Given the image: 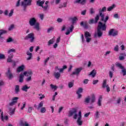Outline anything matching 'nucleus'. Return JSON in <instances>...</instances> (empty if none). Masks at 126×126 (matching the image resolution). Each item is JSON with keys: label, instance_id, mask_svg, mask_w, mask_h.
<instances>
[{"label": "nucleus", "instance_id": "46", "mask_svg": "<svg viewBox=\"0 0 126 126\" xmlns=\"http://www.w3.org/2000/svg\"><path fill=\"white\" fill-rule=\"evenodd\" d=\"M7 43H11V42H13V39L11 37H9L8 39L6 40Z\"/></svg>", "mask_w": 126, "mask_h": 126}, {"label": "nucleus", "instance_id": "11", "mask_svg": "<svg viewBox=\"0 0 126 126\" xmlns=\"http://www.w3.org/2000/svg\"><path fill=\"white\" fill-rule=\"evenodd\" d=\"M25 76L28 77L27 79H32V75H33V72L32 70L26 71L24 72Z\"/></svg>", "mask_w": 126, "mask_h": 126}, {"label": "nucleus", "instance_id": "37", "mask_svg": "<svg viewBox=\"0 0 126 126\" xmlns=\"http://www.w3.org/2000/svg\"><path fill=\"white\" fill-rule=\"evenodd\" d=\"M90 14L91 15H93V14H95V10L93 7H92L90 9Z\"/></svg>", "mask_w": 126, "mask_h": 126}, {"label": "nucleus", "instance_id": "27", "mask_svg": "<svg viewBox=\"0 0 126 126\" xmlns=\"http://www.w3.org/2000/svg\"><path fill=\"white\" fill-rule=\"evenodd\" d=\"M107 86H109V85L108 84V82H107V80H104L103 81L102 87L103 88H106Z\"/></svg>", "mask_w": 126, "mask_h": 126}, {"label": "nucleus", "instance_id": "26", "mask_svg": "<svg viewBox=\"0 0 126 126\" xmlns=\"http://www.w3.org/2000/svg\"><path fill=\"white\" fill-rule=\"evenodd\" d=\"M121 102H122V97H119L117 100H115V105H120Z\"/></svg>", "mask_w": 126, "mask_h": 126}, {"label": "nucleus", "instance_id": "2", "mask_svg": "<svg viewBox=\"0 0 126 126\" xmlns=\"http://www.w3.org/2000/svg\"><path fill=\"white\" fill-rule=\"evenodd\" d=\"M68 116V117H72V116H73V119H74V120H76L77 119V124L78 126H82L83 121H82V115H81V111L80 110L78 112V114L77 115V108H72V110L69 112V114Z\"/></svg>", "mask_w": 126, "mask_h": 126}, {"label": "nucleus", "instance_id": "36", "mask_svg": "<svg viewBox=\"0 0 126 126\" xmlns=\"http://www.w3.org/2000/svg\"><path fill=\"white\" fill-rule=\"evenodd\" d=\"M54 75L55 78H56L57 79H58V78H60V77H61V73H60L59 72H55L54 73Z\"/></svg>", "mask_w": 126, "mask_h": 126}, {"label": "nucleus", "instance_id": "34", "mask_svg": "<svg viewBox=\"0 0 126 126\" xmlns=\"http://www.w3.org/2000/svg\"><path fill=\"white\" fill-rule=\"evenodd\" d=\"M29 88H30V87L27 86V85H25L22 87V90L23 91H25V92H27V90L29 89Z\"/></svg>", "mask_w": 126, "mask_h": 126}, {"label": "nucleus", "instance_id": "51", "mask_svg": "<svg viewBox=\"0 0 126 126\" xmlns=\"http://www.w3.org/2000/svg\"><path fill=\"white\" fill-rule=\"evenodd\" d=\"M114 50L115 52H119V45H116L114 47Z\"/></svg>", "mask_w": 126, "mask_h": 126}, {"label": "nucleus", "instance_id": "8", "mask_svg": "<svg viewBox=\"0 0 126 126\" xmlns=\"http://www.w3.org/2000/svg\"><path fill=\"white\" fill-rule=\"evenodd\" d=\"M116 66L117 67H119L121 69H122V72L123 73V76H125L126 75V68L121 63H116Z\"/></svg>", "mask_w": 126, "mask_h": 126}, {"label": "nucleus", "instance_id": "40", "mask_svg": "<svg viewBox=\"0 0 126 126\" xmlns=\"http://www.w3.org/2000/svg\"><path fill=\"white\" fill-rule=\"evenodd\" d=\"M85 38H88L89 37H91V34L89 32H85Z\"/></svg>", "mask_w": 126, "mask_h": 126}, {"label": "nucleus", "instance_id": "45", "mask_svg": "<svg viewBox=\"0 0 126 126\" xmlns=\"http://www.w3.org/2000/svg\"><path fill=\"white\" fill-rule=\"evenodd\" d=\"M40 112L42 114L46 113V107H42L40 109Z\"/></svg>", "mask_w": 126, "mask_h": 126}, {"label": "nucleus", "instance_id": "25", "mask_svg": "<svg viewBox=\"0 0 126 126\" xmlns=\"http://www.w3.org/2000/svg\"><path fill=\"white\" fill-rule=\"evenodd\" d=\"M45 3V0H43L42 1H41V0H39L37 1V4L39 5V6H41V7H43V5Z\"/></svg>", "mask_w": 126, "mask_h": 126}, {"label": "nucleus", "instance_id": "64", "mask_svg": "<svg viewBox=\"0 0 126 126\" xmlns=\"http://www.w3.org/2000/svg\"><path fill=\"white\" fill-rule=\"evenodd\" d=\"M120 61H124L125 60V57L124 56H119Z\"/></svg>", "mask_w": 126, "mask_h": 126}, {"label": "nucleus", "instance_id": "5", "mask_svg": "<svg viewBox=\"0 0 126 126\" xmlns=\"http://www.w3.org/2000/svg\"><path fill=\"white\" fill-rule=\"evenodd\" d=\"M106 9V6H104L102 8H100L98 10V15L100 17L101 21H104V19H105V15L103 14V12H105Z\"/></svg>", "mask_w": 126, "mask_h": 126}, {"label": "nucleus", "instance_id": "4", "mask_svg": "<svg viewBox=\"0 0 126 126\" xmlns=\"http://www.w3.org/2000/svg\"><path fill=\"white\" fill-rule=\"evenodd\" d=\"M106 9V6H104L102 8H100L98 10V15L100 17L101 21H104V19H105V15L103 14V12H105Z\"/></svg>", "mask_w": 126, "mask_h": 126}, {"label": "nucleus", "instance_id": "54", "mask_svg": "<svg viewBox=\"0 0 126 126\" xmlns=\"http://www.w3.org/2000/svg\"><path fill=\"white\" fill-rule=\"evenodd\" d=\"M67 5V3L66 2H64L63 3V6H60L59 8H62V7H66Z\"/></svg>", "mask_w": 126, "mask_h": 126}, {"label": "nucleus", "instance_id": "3", "mask_svg": "<svg viewBox=\"0 0 126 126\" xmlns=\"http://www.w3.org/2000/svg\"><path fill=\"white\" fill-rule=\"evenodd\" d=\"M29 23L30 26H33L34 29H36L37 31H40V23L37 22L36 18H31L29 20Z\"/></svg>", "mask_w": 126, "mask_h": 126}, {"label": "nucleus", "instance_id": "52", "mask_svg": "<svg viewBox=\"0 0 126 126\" xmlns=\"http://www.w3.org/2000/svg\"><path fill=\"white\" fill-rule=\"evenodd\" d=\"M14 28V25H11L8 28L9 31H11Z\"/></svg>", "mask_w": 126, "mask_h": 126}, {"label": "nucleus", "instance_id": "63", "mask_svg": "<svg viewBox=\"0 0 126 126\" xmlns=\"http://www.w3.org/2000/svg\"><path fill=\"white\" fill-rule=\"evenodd\" d=\"M57 21L59 23H61L62 22H63V19H61V18H58L57 19Z\"/></svg>", "mask_w": 126, "mask_h": 126}, {"label": "nucleus", "instance_id": "24", "mask_svg": "<svg viewBox=\"0 0 126 126\" xmlns=\"http://www.w3.org/2000/svg\"><path fill=\"white\" fill-rule=\"evenodd\" d=\"M27 56H28L29 57L27 58V61H30V60H31L32 59V53H31L30 52L28 51L26 53Z\"/></svg>", "mask_w": 126, "mask_h": 126}, {"label": "nucleus", "instance_id": "57", "mask_svg": "<svg viewBox=\"0 0 126 126\" xmlns=\"http://www.w3.org/2000/svg\"><path fill=\"white\" fill-rule=\"evenodd\" d=\"M113 74H114V72L112 71H109V76L110 78H112L113 77Z\"/></svg>", "mask_w": 126, "mask_h": 126}, {"label": "nucleus", "instance_id": "1", "mask_svg": "<svg viewBox=\"0 0 126 126\" xmlns=\"http://www.w3.org/2000/svg\"><path fill=\"white\" fill-rule=\"evenodd\" d=\"M109 20V16H106L105 17V19H103L104 24L102 23L101 22H98V25L97 26V32H95L94 34V38H97L98 37V38H101V36H103V32L102 31H106V30L107 29V26H106V23H107V21Z\"/></svg>", "mask_w": 126, "mask_h": 126}, {"label": "nucleus", "instance_id": "29", "mask_svg": "<svg viewBox=\"0 0 126 126\" xmlns=\"http://www.w3.org/2000/svg\"><path fill=\"white\" fill-rule=\"evenodd\" d=\"M91 103H94L96 101V97L94 94H92L91 98H90Z\"/></svg>", "mask_w": 126, "mask_h": 126}, {"label": "nucleus", "instance_id": "42", "mask_svg": "<svg viewBox=\"0 0 126 126\" xmlns=\"http://www.w3.org/2000/svg\"><path fill=\"white\" fill-rule=\"evenodd\" d=\"M100 114H99V111H97L94 114V118L95 119H99Z\"/></svg>", "mask_w": 126, "mask_h": 126}, {"label": "nucleus", "instance_id": "58", "mask_svg": "<svg viewBox=\"0 0 126 126\" xmlns=\"http://www.w3.org/2000/svg\"><path fill=\"white\" fill-rule=\"evenodd\" d=\"M87 12V10H84L83 11H82V12H81L82 15H86Z\"/></svg>", "mask_w": 126, "mask_h": 126}, {"label": "nucleus", "instance_id": "16", "mask_svg": "<svg viewBox=\"0 0 126 126\" xmlns=\"http://www.w3.org/2000/svg\"><path fill=\"white\" fill-rule=\"evenodd\" d=\"M20 126H29V124L27 123V121L24 120H21L19 122Z\"/></svg>", "mask_w": 126, "mask_h": 126}, {"label": "nucleus", "instance_id": "56", "mask_svg": "<svg viewBox=\"0 0 126 126\" xmlns=\"http://www.w3.org/2000/svg\"><path fill=\"white\" fill-rule=\"evenodd\" d=\"M52 30H54V27H53L49 28L47 30V33H50V32H51V31H52Z\"/></svg>", "mask_w": 126, "mask_h": 126}, {"label": "nucleus", "instance_id": "35", "mask_svg": "<svg viewBox=\"0 0 126 126\" xmlns=\"http://www.w3.org/2000/svg\"><path fill=\"white\" fill-rule=\"evenodd\" d=\"M73 85H74V81L69 82L68 84V86L69 88H71L72 87H73Z\"/></svg>", "mask_w": 126, "mask_h": 126}, {"label": "nucleus", "instance_id": "43", "mask_svg": "<svg viewBox=\"0 0 126 126\" xmlns=\"http://www.w3.org/2000/svg\"><path fill=\"white\" fill-rule=\"evenodd\" d=\"M50 87L51 89H54V90H56L57 89H58V86H55L53 84L50 85Z\"/></svg>", "mask_w": 126, "mask_h": 126}, {"label": "nucleus", "instance_id": "14", "mask_svg": "<svg viewBox=\"0 0 126 126\" xmlns=\"http://www.w3.org/2000/svg\"><path fill=\"white\" fill-rule=\"evenodd\" d=\"M31 2H32V0H24L21 3V5H31Z\"/></svg>", "mask_w": 126, "mask_h": 126}, {"label": "nucleus", "instance_id": "17", "mask_svg": "<svg viewBox=\"0 0 126 126\" xmlns=\"http://www.w3.org/2000/svg\"><path fill=\"white\" fill-rule=\"evenodd\" d=\"M80 26H83L85 29L88 28V22L86 21L85 22L82 21L80 24Z\"/></svg>", "mask_w": 126, "mask_h": 126}, {"label": "nucleus", "instance_id": "13", "mask_svg": "<svg viewBox=\"0 0 126 126\" xmlns=\"http://www.w3.org/2000/svg\"><path fill=\"white\" fill-rule=\"evenodd\" d=\"M6 75L9 79L13 78V74H12V72H11V70H10V68H8L7 71L6 72Z\"/></svg>", "mask_w": 126, "mask_h": 126}, {"label": "nucleus", "instance_id": "6", "mask_svg": "<svg viewBox=\"0 0 126 126\" xmlns=\"http://www.w3.org/2000/svg\"><path fill=\"white\" fill-rule=\"evenodd\" d=\"M106 9V6H104L102 8H100L98 10V15L100 17L101 21H104V19H105V15L103 14V12H105Z\"/></svg>", "mask_w": 126, "mask_h": 126}, {"label": "nucleus", "instance_id": "61", "mask_svg": "<svg viewBox=\"0 0 126 126\" xmlns=\"http://www.w3.org/2000/svg\"><path fill=\"white\" fill-rule=\"evenodd\" d=\"M25 106H26V102H24L23 104V106L21 108V110H23V109L25 108Z\"/></svg>", "mask_w": 126, "mask_h": 126}, {"label": "nucleus", "instance_id": "55", "mask_svg": "<svg viewBox=\"0 0 126 126\" xmlns=\"http://www.w3.org/2000/svg\"><path fill=\"white\" fill-rule=\"evenodd\" d=\"M24 76H25V75H24V72L23 74H21L20 75V79H23L24 78Z\"/></svg>", "mask_w": 126, "mask_h": 126}, {"label": "nucleus", "instance_id": "18", "mask_svg": "<svg viewBox=\"0 0 126 126\" xmlns=\"http://www.w3.org/2000/svg\"><path fill=\"white\" fill-rule=\"evenodd\" d=\"M74 3L75 4H76V3H80V4L84 5V4L86 3V0H76L74 2Z\"/></svg>", "mask_w": 126, "mask_h": 126}, {"label": "nucleus", "instance_id": "49", "mask_svg": "<svg viewBox=\"0 0 126 126\" xmlns=\"http://www.w3.org/2000/svg\"><path fill=\"white\" fill-rule=\"evenodd\" d=\"M90 97H87L85 99V102H86V103H87L88 104L89 103V102H90Z\"/></svg>", "mask_w": 126, "mask_h": 126}, {"label": "nucleus", "instance_id": "19", "mask_svg": "<svg viewBox=\"0 0 126 126\" xmlns=\"http://www.w3.org/2000/svg\"><path fill=\"white\" fill-rule=\"evenodd\" d=\"M12 59H13V54L11 53L8 55L7 59V63H12Z\"/></svg>", "mask_w": 126, "mask_h": 126}, {"label": "nucleus", "instance_id": "47", "mask_svg": "<svg viewBox=\"0 0 126 126\" xmlns=\"http://www.w3.org/2000/svg\"><path fill=\"white\" fill-rule=\"evenodd\" d=\"M5 59V56H4V55L0 53V60H3Z\"/></svg>", "mask_w": 126, "mask_h": 126}, {"label": "nucleus", "instance_id": "53", "mask_svg": "<svg viewBox=\"0 0 126 126\" xmlns=\"http://www.w3.org/2000/svg\"><path fill=\"white\" fill-rule=\"evenodd\" d=\"M98 82H99V80H94L93 81V84H94V85H95L97 84L98 83Z\"/></svg>", "mask_w": 126, "mask_h": 126}, {"label": "nucleus", "instance_id": "28", "mask_svg": "<svg viewBox=\"0 0 126 126\" xmlns=\"http://www.w3.org/2000/svg\"><path fill=\"white\" fill-rule=\"evenodd\" d=\"M7 33V31L3 30H0V39H2V37L1 35H3V34H6Z\"/></svg>", "mask_w": 126, "mask_h": 126}, {"label": "nucleus", "instance_id": "44", "mask_svg": "<svg viewBox=\"0 0 126 126\" xmlns=\"http://www.w3.org/2000/svg\"><path fill=\"white\" fill-rule=\"evenodd\" d=\"M16 51L15 49L12 48L8 51V54H10L11 53H15Z\"/></svg>", "mask_w": 126, "mask_h": 126}, {"label": "nucleus", "instance_id": "48", "mask_svg": "<svg viewBox=\"0 0 126 126\" xmlns=\"http://www.w3.org/2000/svg\"><path fill=\"white\" fill-rule=\"evenodd\" d=\"M32 110H33V107H29L28 109V113L31 114V113L32 112Z\"/></svg>", "mask_w": 126, "mask_h": 126}, {"label": "nucleus", "instance_id": "12", "mask_svg": "<svg viewBox=\"0 0 126 126\" xmlns=\"http://www.w3.org/2000/svg\"><path fill=\"white\" fill-rule=\"evenodd\" d=\"M82 69H83L82 67L76 68L75 71L70 74V76H73V75H79Z\"/></svg>", "mask_w": 126, "mask_h": 126}, {"label": "nucleus", "instance_id": "60", "mask_svg": "<svg viewBox=\"0 0 126 126\" xmlns=\"http://www.w3.org/2000/svg\"><path fill=\"white\" fill-rule=\"evenodd\" d=\"M13 14V10H11L10 12L9 13V17H10L12 16V15Z\"/></svg>", "mask_w": 126, "mask_h": 126}, {"label": "nucleus", "instance_id": "15", "mask_svg": "<svg viewBox=\"0 0 126 126\" xmlns=\"http://www.w3.org/2000/svg\"><path fill=\"white\" fill-rule=\"evenodd\" d=\"M82 92H83V89L82 88H79L76 92V94H78V99H80V98H81L82 95L80 94L82 93Z\"/></svg>", "mask_w": 126, "mask_h": 126}, {"label": "nucleus", "instance_id": "7", "mask_svg": "<svg viewBox=\"0 0 126 126\" xmlns=\"http://www.w3.org/2000/svg\"><path fill=\"white\" fill-rule=\"evenodd\" d=\"M29 39H30V42L31 43H33L35 40V34L33 32H31L25 37V40H28Z\"/></svg>", "mask_w": 126, "mask_h": 126}, {"label": "nucleus", "instance_id": "50", "mask_svg": "<svg viewBox=\"0 0 126 126\" xmlns=\"http://www.w3.org/2000/svg\"><path fill=\"white\" fill-rule=\"evenodd\" d=\"M50 60V57L47 58L44 62V65H47V63H48V61Z\"/></svg>", "mask_w": 126, "mask_h": 126}, {"label": "nucleus", "instance_id": "32", "mask_svg": "<svg viewBox=\"0 0 126 126\" xmlns=\"http://www.w3.org/2000/svg\"><path fill=\"white\" fill-rule=\"evenodd\" d=\"M71 20H72V25H73V24H75V23H76V21L78 20L77 17H74L73 18H71Z\"/></svg>", "mask_w": 126, "mask_h": 126}, {"label": "nucleus", "instance_id": "20", "mask_svg": "<svg viewBox=\"0 0 126 126\" xmlns=\"http://www.w3.org/2000/svg\"><path fill=\"white\" fill-rule=\"evenodd\" d=\"M24 68H25V65L22 64L17 68V72H21V71H23Z\"/></svg>", "mask_w": 126, "mask_h": 126}, {"label": "nucleus", "instance_id": "39", "mask_svg": "<svg viewBox=\"0 0 126 126\" xmlns=\"http://www.w3.org/2000/svg\"><path fill=\"white\" fill-rule=\"evenodd\" d=\"M115 6H116V5L115 4H113L111 6L107 8V11H111L114 9Z\"/></svg>", "mask_w": 126, "mask_h": 126}, {"label": "nucleus", "instance_id": "9", "mask_svg": "<svg viewBox=\"0 0 126 126\" xmlns=\"http://www.w3.org/2000/svg\"><path fill=\"white\" fill-rule=\"evenodd\" d=\"M99 19H100V17L99 15H96L94 19H91L89 21V24H93L94 23H98V21H99Z\"/></svg>", "mask_w": 126, "mask_h": 126}, {"label": "nucleus", "instance_id": "30", "mask_svg": "<svg viewBox=\"0 0 126 126\" xmlns=\"http://www.w3.org/2000/svg\"><path fill=\"white\" fill-rule=\"evenodd\" d=\"M97 105L99 107H101L102 106V96H100L97 102Z\"/></svg>", "mask_w": 126, "mask_h": 126}, {"label": "nucleus", "instance_id": "62", "mask_svg": "<svg viewBox=\"0 0 126 126\" xmlns=\"http://www.w3.org/2000/svg\"><path fill=\"white\" fill-rule=\"evenodd\" d=\"M15 105V103H14V101H12L9 103V106H14Z\"/></svg>", "mask_w": 126, "mask_h": 126}, {"label": "nucleus", "instance_id": "10", "mask_svg": "<svg viewBox=\"0 0 126 126\" xmlns=\"http://www.w3.org/2000/svg\"><path fill=\"white\" fill-rule=\"evenodd\" d=\"M118 33V31H116L114 29H111L108 32V35L109 36H113V37H115L117 36Z\"/></svg>", "mask_w": 126, "mask_h": 126}, {"label": "nucleus", "instance_id": "22", "mask_svg": "<svg viewBox=\"0 0 126 126\" xmlns=\"http://www.w3.org/2000/svg\"><path fill=\"white\" fill-rule=\"evenodd\" d=\"M0 119L2 121V122H3V120H5V121H7L8 120V116H5L3 118V112H2L0 115Z\"/></svg>", "mask_w": 126, "mask_h": 126}, {"label": "nucleus", "instance_id": "23", "mask_svg": "<svg viewBox=\"0 0 126 126\" xmlns=\"http://www.w3.org/2000/svg\"><path fill=\"white\" fill-rule=\"evenodd\" d=\"M73 28H74V26L73 25H71V27L70 28V31L67 30L65 32V35H69V34H70V32H72V31H73Z\"/></svg>", "mask_w": 126, "mask_h": 126}, {"label": "nucleus", "instance_id": "31", "mask_svg": "<svg viewBox=\"0 0 126 126\" xmlns=\"http://www.w3.org/2000/svg\"><path fill=\"white\" fill-rule=\"evenodd\" d=\"M55 43V38H53L49 40L48 42V46H51V45H53Z\"/></svg>", "mask_w": 126, "mask_h": 126}, {"label": "nucleus", "instance_id": "21", "mask_svg": "<svg viewBox=\"0 0 126 126\" xmlns=\"http://www.w3.org/2000/svg\"><path fill=\"white\" fill-rule=\"evenodd\" d=\"M96 74H97V72L96 70H95V69H94L90 72L89 75H90V76H92V77L94 78L95 76H96Z\"/></svg>", "mask_w": 126, "mask_h": 126}, {"label": "nucleus", "instance_id": "33", "mask_svg": "<svg viewBox=\"0 0 126 126\" xmlns=\"http://www.w3.org/2000/svg\"><path fill=\"white\" fill-rule=\"evenodd\" d=\"M43 105H44V102L43 101L40 102L38 104V105L37 106V107H36L37 110H39L40 109H41V108L43 107Z\"/></svg>", "mask_w": 126, "mask_h": 126}, {"label": "nucleus", "instance_id": "38", "mask_svg": "<svg viewBox=\"0 0 126 126\" xmlns=\"http://www.w3.org/2000/svg\"><path fill=\"white\" fill-rule=\"evenodd\" d=\"M15 92L16 94H18V93L19 92V86L18 85L15 86Z\"/></svg>", "mask_w": 126, "mask_h": 126}, {"label": "nucleus", "instance_id": "41", "mask_svg": "<svg viewBox=\"0 0 126 126\" xmlns=\"http://www.w3.org/2000/svg\"><path fill=\"white\" fill-rule=\"evenodd\" d=\"M19 99V97H14L12 98V102H14V103L15 104H16V103H17V100Z\"/></svg>", "mask_w": 126, "mask_h": 126}, {"label": "nucleus", "instance_id": "59", "mask_svg": "<svg viewBox=\"0 0 126 126\" xmlns=\"http://www.w3.org/2000/svg\"><path fill=\"white\" fill-rule=\"evenodd\" d=\"M39 17L41 20H43L44 19V14H40Z\"/></svg>", "mask_w": 126, "mask_h": 126}]
</instances>
